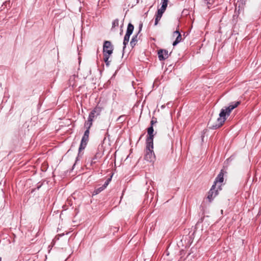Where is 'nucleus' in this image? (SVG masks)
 Returning <instances> with one entry per match:
<instances>
[{"label":"nucleus","mask_w":261,"mask_h":261,"mask_svg":"<svg viewBox=\"0 0 261 261\" xmlns=\"http://www.w3.org/2000/svg\"><path fill=\"white\" fill-rule=\"evenodd\" d=\"M102 109V107L97 105L93 109L92 112L96 115V116H98L100 115Z\"/></svg>","instance_id":"obj_13"},{"label":"nucleus","mask_w":261,"mask_h":261,"mask_svg":"<svg viewBox=\"0 0 261 261\" xmlns=\"http://www.w3.org/2000/svg\"><path fill=\"white\" fill-rule=\"evenodd\" d=\"M177 35L175 40L173 42V45L175 46L181 41V36L179 31L176 30L173 32V36Z\"/></svg>","instance_id":"obj_11"},{"label":"nucleus","mask_w":261,"mask_h":261,"mask_svg":"<svg viewBox=\"0 0 261 261\" xmlns=\"http://www.w3.org/2000/svg\"><path fill=\"white\" fill-rule=\"evenodd\" d=\"M207 2V4L209 5H212L213 3V0H206Z\"/></svg>","instance_id":"obj_24"},{"label":"nucleus","mask_w":261,"mask_h":261,"mask_svg":"<svg viewBox=\"0 0 261 261\" xmlns=\"http://www.w3.org/2000/svg\"><path fill=\"white\" fill-rule=\"evenodd\" d=\"M218 190H216V186L215 185H213L208 192L207 195V199H208L210 202H211L214 198L218 195Z\"/></svg>","instance_id":"obj_5"},{"label":"nucleus","mask_w":261,"mask_h":261,"mask_svg":"<svg viewBox=\"0 0 261 261\" xmlns=\"http://www.w3.org/2000/svg\"><path fill=\"white\" fill-rule=\"evenodd\" d=\"M142 27V24H140V26H139L140 30H139L138 33L137 34L134 35L130 40V45L132 47H134L137 44V43L138 42V36L139 33L140 32V31L141 30Z\"/></svg>","instance_id":"obj_9"},{"label":"nucleus","mask_w":261,"mask_h":261,"mask_svg":"<svg viewBox=\"0 0 261 261\" xmlns=\"http://www.w3.org/2000/svg\"><path fill=\"white\" fill-rule=\"evenodd\" d=\"M223 175L224 174L223 173V171L221 170L219 174L218 175L217 177L216 178L214 185H215V186H216V184L217 182L222 183L224 180Z\"/></svg>","instance_id":"obj_12"},{"label":"nucleus","mask_w":261,"mask_h":261,"mask_svg":"<svg viewBox=\"0 0 261 261\" xmlns=\"http://www.w3.org/2000/svg\"><path fill=\"white\" fill-rule=\"evenodd\" d=\"M240 103L239 101L232 102L228 107H225V109H222L216 123L210 126V127L212 129H217L221 127L225 121L226 117L229 116L231 111L237 108Z\"/></svg>","instance_id":"obj_1"},{"label":"nucleus","mask_w":261,"mask_h":261,"mask_svg":"<svg viewBox=\"0 0 261 261\" xmlns=\"http://www.w3.org/2000/svg\"><path fill=\"white\" fill-rule=\"evenodd\" d=\"M77 160H78V158L77 157V158H76V161H75V163L74 164V165H73V168H74V167L75 166V164L76 163V162H77Z\"/></svg>","instance_id":"obj_25"},{"label":"nucleus","mask_w":261,"mask_h":261,"mask_svg":"<svg viewBox=\"0 0 261 261\" xmlns=\"http://www.w3.org/2000/svg\"><path fill=\"white\" fill-rule=\"evenodd\" d=\"M168 51L166 49H160L158 51V57L160 61L165 60L168 58Z\"/></svg>","instance_id":"obj_8"},{"label":"nucleus","mask_w":261,"mask_h":261,"mask_svg":"<svg viewBox=\"0 0 261 261\" xmlns=\"http://www.w3.org/2000/svg\"><path fill=\"white\" fill-rule=\"evenodd\" d=\"M156 122H157L156 119L155 118L154 119V118H153L150 122L151 126H153V125L154 124L156 123Z\"/></svg>","instance_id":"obj_22"},{"label":"nucleus","mask_w":261,"mask_h":261,"mask_svg":"<svg viewBox=\"0 0 261 261\" xmlns=\"http://www.w3.org/2000/svg\"><path fill=\"white\" fill-rule=\"evenodd\" d=\"M103 61H105L106 65L107 67H109L110 64L111 60H109L110 58V55H103Z\"/></svg>","instance_id":"obj_16"},{"label":"nucleus","mask_w":261,"mask_h":261,"mask_svg":"<svg viewBox=\"0 0 261 261\" xmlns=\"http://www.w3.org/2000/svg\"><path fill=\"white\" fill-rule=\"evenodd\" d=\"M162 4H164L167 6L168 0H162Z\"/></svg>","instance_id":"obj_23"},{"label":"nucleus","mask_w":261,"mask_h":261,"mask_svg":"<svg viewBox=\"0 0 261 261\" xmlns=\"http://www.w3.org/2000/svg\"><path fill=\"white\" fill-rule=\"evenodd\" d=\"M134 30V25L131 23H129L127 25V30L126 33L128 35H132Z\"/></svg>","instance_id":"obj_14"},{"label":"nucleus","mask_w":261,"mask_h":261,"mask_svg":"<svg viewBox=\"0 0 261 261\" xmlns=\"http://www.w3.org/2000/svg\"><path fill=\"white\" fill-rule=\"evenodd\" d=\"M111 180V178H108L107 179V180L105 181V184L101 187L95 189V190L93 192V195H97V194H99V193H100L103 190H104L107 188V187L108 186V185L109 184Z\"/></svg>","instance_id":"obj_6"},{"label":"nucleus","mask_w":261,"mask_h":261,"mask_svg":"<svg viewBox=\"0 0 261 261\" xmlns=\"http://www.w3.org/2000/svg\"><path fill=\"white\" fill-rule=\"evenodd\" d=\"M97 117L96 115L94 114V113L92 112V111L89 113V116H88V119H89V120H92L93 121V119Z\"/></svg>","instance_id":"obj_19"},{"label":"nucleus","mask_w":261,"mask_h":261,"mask_svg":"<svg viewBox=\"0 0 261 261\" xmlns=\"http://www.w3.org/2000/svg\"><path fill=\"white\" fill-rule=\"evenodd\" d=\"M114 47L110 41H105L103 45V55L111 56L113 53Z\"/></svg>","instance_id":"obj_3"},{"label":"nucleus","mask_w":261,"mask_h":261,"mask_svg":"<svg viewBox=\"0 0 261 261\" xmlns=\"http://www.w3.org/2000/svg\"><path fill=\"white\" fill-rule=\"evenodd\" d=\"M130 36V35H128L126 33L125 34V35L124 36L123 42V49H124V48L126 47V45L128 44V43L129 42Z\"/></svg>","instance_id":"obj_15"},{"label":"nucleus","mask_w":261,"mask_h":261,"mask_svg":"<svg viewBox=\"0 0 261 261\" xmlns=\"http://www.w3.org/2000/svg\"><path fill=\"white\" fill-rule=\"evenodd\" d=\"M93 124V121L88 119V120L85 123V126L86 128L90 129Z\"/></svg>","instance_id":"obj_17"},{"label":"nucleus","mask_w":261,"mask_h":261,"mask_svg":"<svg viewBox=\"0 0 261 261\" xmlns=\"http://www.w3.org/2000/svg\"><path fill=\"white\" fill-rule=\"evenodd\" d=\"M89 129H90L86 128V130L85 131V133H84V134L83 136L89 138V133H90Z\"/></svg>","instance_id":"obj_21"},{"label":"nucleus","mask_w":261,"mask_h":261,"mask_svg":"<svg viewBox=\"0 0 261 261\" xmlns=\"http://www.w3.org/2000/svg\"><path fill=\"white\" fill-rule=\"evenodd\" d=\"M0 261H1V258H0Z\"/></svg>","instance_id":"obj_26"},{"label":"nucleus","mask_w":261,"mask_h":261,"mask_svg":"<svg viewBox=\"0 0 261 261\" xmlns=\"http://www.w3.org/2000/svg\"><path fill=\"white\" fill-rule=\"evenodd\" d=\"M125 116L121 115L117 118V121L120 123H122L125 120Z\"/></svg>","instance_id":"obj_20"},{"label":"nucleus","mask_w":261,"mask_h":261,"mask_svg":"<svg viewBox=\"0 0 261 261\" xmlns=\"http://www.w3.org/2000/svg\"><path fill=\"white\" fill-rule=\"evenodd\" d=\"M146 143V153L144 159L148 162H152L155 158V155L153 150V143Z\"/></svg>","instance_id":"obj_2"},{"label":"nucleus","mask_w":261,"mask_h":261,"mask_svg":"<svg viewBox=\"0 0 261 261\" xmlns=\"http://www.w3.org/2000/svg\"><path fill=\"white\" fill-rule=\"evenodd\" d=\"M153 126H150L147 129V133H148V135H149V136L146 139V143H153V137H154V135H153Z\"/></svg>","instance_id":"obj_7"},{"label":"nucleus","mask_w":261,"mask_h":261,"mask_svg":"<svg viewBox=\"0 0 261 261\" xmlns=\"http://www.w3.org/2000/svg\"><path fill=\"white\" fill-rule=\"evenodd\" d=\"M119 25V19L118 18L115 19L113 20L112 22V29H113L115 28L116 27H117Z\"/></svg>","instance_id":"obj_18"},{"label":"nucleus","mask_w":261,"mask_h":261,"mask_svg":"<svg viewBox=\"0 0 261 261\" xmlns=\"http://www.w3.org/2000/svg\"><path fill=\"white\" fill-rule=\"evenodd\" d=\"M89 140V138L86 136H83L82 140L81 142V144L79 148V151L80 152L81 150L84 149L86 147L87 143Z\"/></svg>","instance_id":"obj_10"},{"label":"nucleus","mask_w":261,"mask_h":261,"mask_svg":"<svg viewBox=\"0 0 261 261\" xmlns=\"http://www.w3.org/2000/svg\"><path fill=\"white\" fill-rule=\"evenodd\" d=\"M167 6L164 4H162L161 8L158 10L157 14L155 15L154 25H156L159 21L160 20L163 14L166 9Z\"/></svg>","instance_id":"obj_4"}]
</instances>
